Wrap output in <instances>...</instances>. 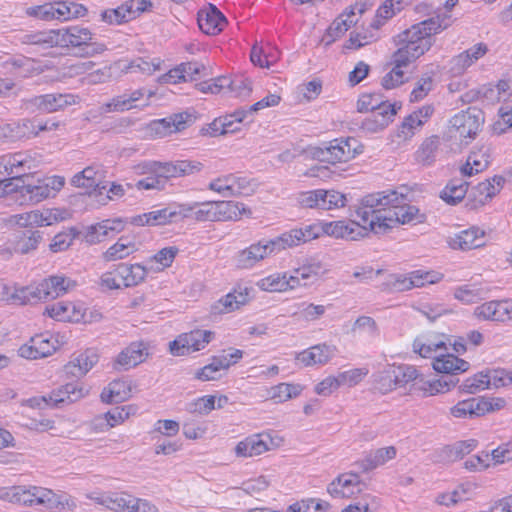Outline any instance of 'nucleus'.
Masks as SVG:
<instances>
[{"label":"nucleus","mask_w":512,"mask_h":512,"mask_svg":"<svg viewBox=\"0 0 512 512\" xmlns=\"http://www.w3.org/2000/svg\"><path fill=\"white\" fill-rule=\"evenodd\" d=\"M215 404V396H202L188 403L186 410L192 414L207 415L216 408Z\"/></svg>","instance_id":"61"},{"label":"nucleus","mask_w":512,"mask_h":512,"mask_svg":"<svg viewBox=\"0 0 512 512\" xmlns=\"http://www.w3.org/2000/svg\"><path fill=\"white\" fill-rule=\"evenodd\" d=\"M201 163L187 160L175 162L152 161L143 165L144 172L158 175L159 179L164 180V186L170 178L189 175L195 171H200Z\"/></svg>","instance_id":"7"},{"label":"nucleus","mask_w":512,"mask_h":512,"mask_svg":"<svg viewBox=\"0 0 512 512\" xmlns=\"http://www.w3.org/2000/svg\"><path fill=\"white\" fill-rule=\"evenodd\" d=\"M198 26L207 35H216L226 25V18L219 9L209 4L208 10H200L197 17Z\"/></svg>","instance_id":"23"},{"label":"nucleus","mask_w":512,"mask_h":512,"mask_svg":"<svg viewBox=\"0 0 512 512\" xmlns=\"http://www.w3.org/2000/svg\"><path fill=\"white\" fill-rule=\"evenodd\" d=\"M424 120L418 119L417 114L411 113L407 117L404 118L401 123L397 137L403 140H409L415 134V130L423 126Z\"/></svg>","instance_id":"64"},{"label":"nucleus","mask_w":512,"mask_h":512,"mask_svg":"<svg viewBox=\"0 0 512 512\" xmlns=\"http://www.w3.org/2000/svg\"><path fill=\"white\" fill-rule=\"evenodd\" d=\"M216 221L233 219L240 212L237 202L234 201H213Z\"/></svg>","instance_id":"63"},{"label":"nucleus","mask_w":512,"mask_h":512,"mask_svg":"<svg viewBox=\"0 0 512 512\" xmlns=\"http://www.w3.org/2000/svg\"><path fill=\"white\" fill-rule=\"evenodd\" d=\"M468 185L463 179H452L441 191L440 198L449 205H456L464 199Z\"/></svg>","instance_id":"35"},{"label":"nucleus","mask_w":512,"mask_h":512,"mask_svg":"<svg viewBox=\"0 0 512 512\" xmlns=\"http://www.w3.org/2000/svg\"><path fill=\"white\" fill-rule=\"evenodd\" d=\"M20 194L25 201H29L31 204H36L44 199L52 197L50 190L47 188L43 180H38L35 185L22 184Z\"/></svg>","instance_id":"43"},{"label":"nucleus","mask_w":512,"mask_h":512,"mask_svg":"<svg viewBox=\"0 0 512 512\" xmlns=\"http://www.w3.org/2000/svg\"><path fill=\"white\" fill-rule=\"evenodd\" d=\"M76 507L77 503L73 497L66 493H55L50 489L49 504H47L46 509L73 511Z\"/></svg>","instance_id":"54"},{"label":"nucleus","mask_w":512,"mask_h":512,"mask_svg":"<svg viewBox=\"0 0 512 512\" xmlns=\"http://www.w3.org/2000/svg\"><path fill=\"white\" fill-rule=\"evenodd\" d=\"M43 240V234L33 228L18 229L11 233L7 241L0 246V256L7 260L13 254H28L36 250Z\"/></svg>","instance_id":"5"},{"label":"nucleus","mask_w":512,"mask_h":512,"mask_svg":"<svg viewBox=\"0 0 512 512\" xmlns=\"http://www.w3.org/2000/svg\"><path fill=\"white\" fill-rule=\"evenodd\" d=\"M486 291L476 285H463L454 292V297L465 304H471L484 299Z\"/></svg>","instance_id":"51"},{"label":"nucleus","mask_w":512,"mask_h":512,"mask_svg":"<svg viewBox=\"0 0 512 512\" xmlns=\"http://www.w3.org/2000/svg\"><path fill=\"white\" fill-rule=\"evenodd\" d=\"M324 233V225L311 224L303 228H295L286 232V237L291 247L318 238Z\"/></svg>","instance_id":"34"},{"label":"nucleus","mask_w":512,"mask_h":512,"mask_svg":"<svg viewBox=\"0 0 512 512\" xmlns=\"http://www.w3.org/2000/svg\"><path fill=\"white\" fill-rule=\"evenodd\" d=\"M218 81L222 90L228 89L236 97L245 98L253 91V81L243 76L236 77L233 80L227 77H219Z\"/></svg>","instance_id":"39"},{"label":"nucleus","mask_w":512,"mask_h":512,"mask_svg":"<svg viewBox=\"0 0 512 512\" xmlns=\"http://www.w3.org/2000/svg\"><path fill=\"white\" fill-rule=\"evenodd\" d=\"M106 507L116 512H157L155 506L145 500L125 493H108Z\"/></svg>","instance_id":"15"},{"label":"nucleus","mask_w":512,"mask_h":512,"mask_svg":"<svg viewBox=\"0 0 512 512\" xmlns=\"http://www.w3.org/2000/svg\"><path fill=\"white\" fill-rule=\"evenodd\" d=\"M55 346L45 335H36L30 340V345H23L19 349L20 356L27 359L44 358L55 351Z\"/></svg>","instance_id":"27"},{"label":"nucleus","mask_w":512,"mask_h":512,"mask_svg":"<svg viewBox=\"0 0 512 512\" xmlns=\"http://www.w3.org/2000/svg\"><path fill=\"white\" fill-rule=\"evenodd\" d=\"M321 204L320 209L331 210L344 207L347 203V197L345 194L336 190H324L321 189Z\"/></svg>","instance_id":"56"},{"label":"nucleus","mask_w":512,"mask_h":512,"mask_svg":"<svg viewBox=\"0 0 512 512\" xmlns=\"http://www.w3.org/2000/svg\"><path fill=\"white\" fill-rule=\"evenodd\" d=\"M87 9L81 5L74 2H60L57 3V11L58 20H69L72 18L82 17L86 14Z\"/></svg>","instance_id":"62"},{"label":"nucleus","mask_w":512,"mask_h":512,"mask_svg":"<svg viewBox=\"0 0 512 512\" xmlns=\"http://www.w3.org/2000/svg\"><path fill=\"white\" fill-rule=\"evenodd\" d=\"M117 276H120V280L124 287H133L141 283L147 274V270L140 264L129 265L125 263L119 264L115 268Z\"/></svg>","instance_id":"31"},{"label":"nucleus","mask_w":512,"mask_h":512,"mask_svg":"<svg viewBox=\"0 0 512 512\" xmlns=\"http://www.w3.org/2000/svg\"><path fill=\"white\" fill-rule=\"evenodd\" d=\"M6 128L10 132V136L17 139L31 138L38 135L36 122L27 118L8 124Z\"/></svg>","instance_id":"46"},{"label":"nucleus","mask_w":512,"mask_h":512,"mask_svg":"<svg viewBox=\"0 0 512 512\" xmlns=\"http://www.w3.org/2000/svg\"><path fill=\"white\" fill-rule=\"evenodd\" d=\"M406 196L395 190L371 193L362 198L360 206L355 210L356 216L363 224H368L369 230L379 234L391 228L388 220L390 213L397 203H403Z\"/></svg>","instance_id":"2"},{"label":"nucleus","mask_w":512,"mask_h":512,"mask_svg":"<svg viewBox=\"0 0 512 512\" xmlns=\"http://www.w3.org/2000/svg\"><path fill=\"white\" fill-rule=\"evenodd\" d=\"M360 484L357 474H341L328 485L327 491L333 498H352L361 491Z\"/></svg>","instance_id":"20"},{"label":"nucleus","mask_w":512,"mask_h":512,"mask_svg":"<svg viewBox=\"0 0 512 512\" xmlns=\"http://www.w3.org/2000/svg\"><path fill=\"white\" fill-rule=\"evenodd\" d=\"M450 414L455 418L462 419L480 417L478 397L459 401L450 408Z\"/></svg>","instance_id":"44"},{"label":"nucleus","mask_w":512,"mask_h":512,"mask_svg":"<svg viewBox=\"0 0 512 512\" xmlns=\"http://www.w3.org/2000/svg\"><path fill=\"white\" fill-rule=\"evenodd\" d=\"M484 123V113L476 107H469L454 115L449 121V133H458L460 138L473 139Z\"/></svg>","instance_id":"6"},{"label":"nucleus","mask_w":512,"mask_h":512,"mask_svg":"<svg viewBox=\"0 0 512 512\" xmlns=\"http://www.w3.org/2000/svg\"><path fill=\"white\" fill-rule=\"evenodd\" d=\"M173 222L174 219L171 205L163 209L151 211L131 218V223L137 226H159Z\"/></svg>","instance_id":"30"},{"label":"nucleus","mask_w":512,"mask_h":512,"mask_svg":"<svg viewBox=\"0 0 512 512\" xmlns=\"http://www.w3.org/2000/svg\"><path fill=\"white\" fill-rule=\"evenodd\" d=\"M40 283L36 286H27L17 289L12 294V299L17 301L21 305L34 304L39 301H46L43 297Z\"/></svg>","instance_id":"48"},{"label":"nucleus","mask_w":512,"mask_h":512,"mask_svg":"<svg viewBox=\"0 0 512 512\" xmlns=\"http://www.w3.org/2000/svg\"><path fill=\"white\" fill-rule=\"evenodd\" d=\"M76 97L72 94H45L35 96L25 101L27 109L32 112L40 111L46 113H52L65 107L75 104Z\"/></svg>","instance_id":"11"},{"label":"nucleus","mask_w":512,"mask_h":512,"mask_svg":"<svg viewBox=\"0 0 512 512\" xmlns=\"http://www.w3.org/2000/svg\"><path fill=\"white\" fill-rule=\"evenodd\" d=\"M258 286L264 291L282 292L291 289V282L286 274H276L262 279Z\"/></svg>","instance_id":"52"},{"label":"nucleus","mask_w":512,"mask_h":512,"mask_svg":"<svg viewBox=\"0 0 512 512\" xmlns=\"http://www.w3.org/2000/svg\"><path fill=\"white\" fill-rule=\"evenodd\" d=\"M124 230V222L121 218L106 219L88 227L86 241L93 244L101 242L110 234H117Z\"/></svg>","instance_id":"24"},{"label":"nucleus","mask_w":512,"mask_h":512,"mask_svg":"<svg viewBox=\"0 0 512 512\" xmlns=\"http://www.w3.org/2000/svg\"><path fill=\"white\" fill-rule=\"evenodd\" d=\"M197 120L194 110L175 113L163 119L153 120L148 125L151 134L157 137H165L173 132H180L191 126Z\"/></svg>","instance_id":"9"},{"label":"nucleus","mask_w":512,"mask_h":512,"mask_svg":"<svg viewBox=\"0 0 512 512\" xmlns=\"http://www.w3.org/2000/svg\"><path fill=\"white\" fill-rule=\"evenodd\" d=\"M329 508L328 502L311 498L289 505L286 512H326Z\"/></svg>","instance_id":"59"},{"label":"nucleus","mask_w":512,"mask_h":512,"mask_svg":"<svg viewBox=\"0 0 512 512\" xmlns=\"http://www.w3.org/2000/svg\"><path fill=\"white\" fill-rule=\"evenodd\" d=\"M391 224V228L397 224H409L412 222L422 223L425 220V215L421 214L416 206L403 203H397L390 213V218H384Z\"/></svg>","instance_id":"26"},{"label":"nucleus","mask_w":512,"mask_h":512,"mask_svg":"<svg viewBox=\"0 0 512 512\" xmlns=\"http://www.w3.org/2000/svg\"><path fill=\"white\" fill-rule=\"evenodd\" d=\"M75 286V282L63 276H50L40 282L44 299H55Z\"/></svg>","instance_id":"28"},{"label":"nucleus","mask_w":512,"mask_h":512,"mask_svg":"<svg viewBox=\"0 0 512 512\" xmlns=\"http://www.w3.org/2000/svg\"><path fill=\"white\" fill-rule=\"evenodd\" d=\"M213 336V332L200 329L182 333L169 343V351L173 356L188 355L191 352L204 349Z\"/></svg>","instance_id":"8"},{"label":"nucleus","mask_w":512,"mask_h":512,"mask_svg":"<svg viewBox=\"0 0 512 512\" xmlns=\"http://www.w3.org/2000/svg\"><path fill=\"white\" fill-rule=\"evenodd\" d=\"M432 367L436 372L443 374V376L458 378L459 374L469 369L470 364L452 353H441L433 357Z\"/></svg>","instance_id":"21"},{"label":"nucleus","mask_w":512,"mask_h":512,"mask_svg":"<svg viewBox=\"0 0 512 512\" xmlns=\"http://www.w3.org/2000/svg\"><path fill=\"white\" fill-rule=\"evenodd\" d=\"M284 438L274 430L258 433V455L280 448Z\"/></svg>","instance_id":"49"},{"label":"nucleus","mask_w":512,"mask_h":512,"mask_svg":"<svg viewBox=\"0 0 512 512\" xmlns=\"http://www.w3.org/2000/svg\"><path fill=\"white\" fill-rule=\"evenodd\" d=\"M129 413L125 412L123 407H116L102 416H98L94 419V425L99 427L101 430H107L114 427L117 424L122 423L128 418Z\"/></svg>","instance_id":"45"},{"label":"nucleus","mask_w":512,"mask_h":512,"mask_svg":"<svg viewBox=\"0 0 512 512\" xmlns=\"http://www.w3.org/2000/svg\"><path fill=\"white\" fill-rule=\"evenodd\" d=\"M18 490V505L46 508L47 504H49L50 489L48 488L34 485H19Z\"/></svg>","instance_id":"25"},{"label":"nucleus","mask_w":512,"mask_h":512,"mask_svg":"<svg viewBox=\"0 0 512 512\" xmlns=\"http://www.w3.org/2000/svg\"><path fill=\"white\" fill-rule=\"evenodd\" d=\"M418 377V371L409 365L390 366L384 370L379 378L380 389L391 391L397 387H402Z\"/></svg>","instance_id":"12"},{"label":"nucleus","mask_w":512,"mask_h":512,"mask_svg":"<svg viewBox=\"0 0 512 512\" xmlns=\"http://www.w3.org/2000/svg\"><path fill=\"white\" fill-rule=\"evenodd\" d=\"M477 446L475 439L457 441L452 445L444 446L440 451V457L445 461H457L471 453Z\"/></svg>","instance_id":"33"},{"label":"nucleus","mask_w":512,"mask_h":512,"mask_svg":"<svg viewBox=\"0 0 512 512\" xmlns=\"http://www.w3.org/2000/svg\"><path fill=\"white\" fill-rule=\"evenodd\" d=\"M485 232L478 227L463 230L449 237L448 244L452 249L468 251L485 245Z\"/></svg>","instance_id":"22"},{"label":"nucleus","mask_w":512,"mask_h":512,"mask_svg":"<svg viewBox=\"0 0 512 512\" xmlns=\"http://www.w3.org/2000/svg\"><path fill=\"white\" fill-rule=\"evenodd\" d=\"M364 146L354 137L334 139L322 147H314L311 155L320 162H347L363 152Z\"/></svg>","instance_id":"4"},{"label":"nucleus","mask_w":512,"mask_h":512,"mask_svg":"<svg viewBox=\"0 0 512 512\" xmlns=\"http://www.w3.org/2000/svg\"><path fill=\"white\" fill-rule=\"evenodd\" d=\"M101 19L108 24H123L133 19L127 2L116 9H108L101 13Z\"/></svg>","instance_id":"53"},{"label":"nucleus","mask_w":512,"mask_h":512,"mask_svg":"<svg viewBox=\"0 0 512 512\" xmlns=\"http://www.w3.org/2000/svg\"><path fill=\"white\" fill-rule=\"evenodd\" d=\"M242 354V351L238 349L229 353L223 351L221 355L212 357L209 364L197 370L195 378L201 381L217 380L220 377V371L227 370L242 357Z\"/></svg>","instance_id":"13"},{"label":"nucleus","mask_w":512,"mask_h":512,"mask_svg":"<svg viewBox=\"0 0 512 512\" xmlns=\"http://www.w3.org/2000/svg\"><path fill=\"white\" fill-rule=\"evenodd\" d=\"M324 234L337 239H345L350 241L359 240L368 236L369 229L365 225L351 221L349 223L339 220L324 223Z\"/></svg>","instance_id":"16"},{"label":"nucleus","mask_w":512,"mask_h":512,"mask_svg":"<svg viewBox=\"0 0 512 512\" xmlns=\"http://www.w3.org/2000/svg\"><path fill=\"white\" fill-rule=\"evenodd\" d=\"M356 10L359 14H363L366 10L362 3H355L340 14L327 28L326 33L322 37L325 45H330L336 39L341 37L352 25L358 21L356 18Z\"/></svg>","instance_id":"10"},{"label":"nucleus","mask_w":512,"mask_h":512,"mask_svg":"<svg viewBox=\"0 0 512 512\" xmlns=\"http://www.w3.org/2000/svg\"><path fill=\"white\" fill-rule=\"evenodd\" d=\"M56 44L62 48H73L81 57H92L106 50L103 43L98 42L89 29L70 26L56 30Z\"/></svg>","instance_id":"3"},{"label":"nucleus","mask_w":512,"mask_h":512,"mask_svg":"<svg viewBox=\"0 0 512 512\" xmlns=\"http://www.w3.org/2000/svg\"><path fill=\"white\" fill-rule=\"evenodd\" d=\"M102 179L103 171L99 166L92 165L76 173L71 179V184L79 188L92 189L102 195L103 190H107L108 186V182Z\"/></svg>","instance_id":"19"},{"label":"nucleus","mask_w":512,"mask_h":512,"mask_svg":"<svg viewBox=\"0 0 512 512\" xmlns=\"http://www.w3.org/2000/svg\"><path fill=\"white\" fill-rule=\"evenodd\" d=\"M379 506V501L375 496L365 494L358 501L343 508L341 512H375Z\"/></svg>","instance_id":"60"},{"label":"nucleus","mask_w":512,"mask_h":512,"mask_svg":"<svg viewBox=\"0 0 512 512\" xmlns=\"http://www.w3.org/2000/svg\"><path fill=\"white\" fill-rule=\"evenodd\" d=\"M130 387L124 381H112L107 388H105L100 397L102 402L107 404L121 403L130 397Z\"/></svg>","instance_id":"38"},{"label":"nucleus","mask_w":512,"mask_h":512,"mask_svg":"<svg viewBox=\"0 0 512 512\" xmlns=\"http://www.w3.org/2000/svg\"><path fill=\"white\" fill-rule=\"evenodd\" d=\"M123 240H127V237H120L114 245L103 253L102 258L107 262L117 261L128 257L137 250L134 242L123 243Z\"/></svg>","instance_id":"42"},{"label":"nucleus","mask_w":512,"mask_h":512,"mask_svg":"<svg viewBox=\"0 0 512 512\" xmlns=\"http://www.w3.org/2000/svg\"><path fill=\"white\" fill-rule=\"evenodd\" d=\"M388 104L379 93L362 94L357 101V110L360 113L373 112Z\"/></svg>","instance_id":"55"},{"label":"nucleus","mask_w":512,"mask_h":512,"mask_svg":"<svg viewBox=\"0 0 512 512\" xmlns=\"http://www.w3.org/2000/svg\"><path fill=\"white\" fill-rule=\"evenodd\" d=\"M290 247L291 246L285 233L279 237H276L275 239L267 241L265 244H262L261 241H258V261L268 257L271 254H277L282 250Z\"/></svg>","instance_id":"47"},{"label":"nucleus","mask_w":512,"mask_h":512,"mask_svg":"<svg viewBox=\"0 0 512 512\" xmlns=\"http://www.w3.org/2000/svg\"><path fill=\"white\" fill-rule=\"evenodd\" d=\"M447 18L448 15L440 14L430 17L412 25L394 38L399 48L391 57L394 67L382 78L383 88L389 90L404 83L401 68L408 66L431 49L434 44L433 36L449 26L445 23Z\"/></svg>","instance_id":"1"},{"label":"nucleus","mask_w":512,"mask_h":512,"mask_svg":"<svg viewBox=\"0 0 512 512\" xmlns=\"http://www.w3.org/2000/svg\"><path fill=\"white\" fill-rule=\"evenodd\" d=\"M507 302L502 301H490L480 306H477L474 310V314L478 318L492 321H504L508 317Z\"/></svg>","instance_id":"32"},{"label":"nucleus","mask_w":512,"mask_h":512,"mask_svg":"<svg viewBox=\"0 0 512 512\" xmlns=\"http://www.w3.org/2000/svg\"><path fill=\"white\" fill-rule=\"evenodd\" d=\"M78 235L79 232L76 228L73 227L70 228L68 231L60 232L53 237L49 245V249L54 253L65 251L72 245L73 240Z\"/></svg>","instance_id":"57"},{"label":"nucleus","mask_w":512,"mask_h":512,"mask_svg":"<svg viewBox=\"0 0 512 512\" xmlns=\"http://www.w3.org/2000/svg\"><path fill=\"white\" fill-rule=\"evenodd\" d=\"M4 171L14 179L28 177L39 166V161L29 153H15L3 157Z\"/></svg>","instance_id":"17"},{"label":"nucleus","mask_w":512,"mask_h":512,"mask_svg":"<svg viewBox=\"0 0 512 512\" xmlns=\"http://www.w3.org/2000/svg\"><path fill=\"white\" fill-rule=\"evenodd\" d=\"M440 146V138L432 135L426 138L415 153V159L422 165H431L436 159V153Z\"/></svg>","instance_id":"40"},{"label":"nucleus","mask_w":512,"mask_h":512,"mask_svg":"<svg viewBox=\"0 0 512 512\" xmlns=\"http://www.w3.org/2000/svg\"><path fill=\"white\" fill-rule=\"evenodd\" d=\"M504 182V177L495 175L491 179H486L476 185L473 190L479 196L478 202L484 205L488 200L492 199L502 189ZM474 195L476 196V194Z\"/></svg>","instance_id":"37"},{"label":"nucleus","mask_w":512,"mask_h":512,"mask_svg":"<svg viewBox=\"0 0 512 512\" xmlns=\"http://www.w3.org/2000/svg\"><path fill=\"white\" fill-rule=\"evenodd\" d=\"M23 43L38 45L42 47L57 46L56 30L40 31L36 33L26 34L23 37Z\"/></svg>","instance_id":"58"},{"label":"nucleus","mask_w":512,"mask_h":512,"mask_svg":"<svg viewBox=\"0 0 512 512\" xmlns=\"http://www.w3.org/2000/svg\"><path fill=\"white\" fill-rule=\"evenodd\" d=\"M302 390L300 384L280 383L267 391V398L281 403L299 396Z\"/></svg>","instance_id":"41"},{"label":"nucleus","mask_w":512,"mask_h":512,"mask_svg":"<svg viewBox=\"0 0 512 512\" xmlns=\"http://www.w3.org/2000/svg\"><path fill=\"white\" fill-rule=\"evenodd\" d=\"M149 356V344L143 341L130 343L115 360L116 369L128 370L144 362Z\"/></svg>","instance_id":"18"},{"label":"nucleus","mask_w":512,"mask_h":512,"mask_svg":"<svg viewBox=\"0 0 512 512\" xmlns=\"http://www.w3.org/2000/svg\"><path fill=\"white\" fill-rule=\"evenodd\" d=\"M320 272L321 265L319 263L306 264L295 269L293 274L289 276L291 289L298 286H306L309 282H314L317 280Z\"/></svg>","instance_id":"36"},{"label":"nucleus","mask_w":512,"mask_h":512,"mask_svg":"<svg viewBox=\"0 0 512 512\" xmlns=\"http://www.w3.org/2000/svg\"><path fill=\"white\" fill-rule=\"evenodd\" d=\"M395 115L396 111L390 109L389 112H384V115L380 117V121H376L371 116H368L362 120L360 129L367 133H377L384 130L393 121Z\"/></svg>","instance_id":"50"},{"label":"nucleus","mask_w":512,"mask_h":512,"mask_svg":"<svg viewBox=\"0 0 512 512\" xmlns=\"http://www.w3.org/2000/svg\"><path fill=\"white\" fill-rule=\"evenodd\" d=\"M85 395L83 387L78 383H66L65 385L53 390L48 398L31 399V406H40L41 402L45 405L58 407L60 404H70L83 398Z\"/></svg>","instance_id":"14"},{"label":"nucleus","mask_w":512,"mask_h":512,"mask_svg":"<svg viewBox=\"0 0 512 512\" xmlns=\"http://www.w3.org/2000/svg\"><path fill=\"white\" fill-rule=\"evenodd\" d=\"M248 301V288L245 287L244 291L235 290L232 293H228L220 300L215 302L211 306V313L213 315H220L230 313L235 309H238L241 305H244Z\"/></svg>","instance_id":"29"}]
</instances>
